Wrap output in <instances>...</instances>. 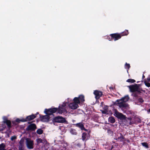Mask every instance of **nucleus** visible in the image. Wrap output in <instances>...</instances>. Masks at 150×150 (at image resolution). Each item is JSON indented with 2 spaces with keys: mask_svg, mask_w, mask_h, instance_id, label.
I'll use <instances>...</instances> for the list:
<instances>
[{
  "mask_svg": "<svg viewBox=\"0 0 150 150\" xmlns=\"http://www.w3.org/2000/svg\"><path fill=\"white\" fill-rule=\"evenodd\" d=\"M129 99V97L127 95L120 99L117 100V102H118V106L124 112L129 108V105L126 103Z\"/></svg>",
  "mask_w": 150,
  "mask_h": 150,
  "instance_id": "1",
  "label": "nucleus"
},
{
  "mask_svg": "<svg viewBox=\"0 0 150 150\" xmlns=\"http://www.w3.org/2000/svg\"><path fill=\"white\" fill-rule=\"evenodd\" d=\"M73 101L74 102L69 104V107L72 109H75L79 107L78 104L80 103V101L77 97L74 98Z\"/></svg>",
  "mask_w": 150,
  "mask_h": 150,
  "instance_id": "2",
  "label": "nucleus"
},
{
  "mask_svg": "<svg viewBox=\"0 0 150 150\" xmlns=\"http://www.w3.org/2000/svg\"><path fill=\"white\" fill-rule=\"evenodd\" d=\"M129 34L128 30H125L124 32L120 33H115L110 34V36L111 38H121V37L126 36Z\"/></svg>",
  "mask_w": 150,
  "mask_h": 150,
  "instance_id": "3",
  "label": "nucleus"
},
{
  "mask_svg": "<svg viewBox=\"0 0 150 150\" xmlns=\"http://www.w3.org/2000/svg\"><path fill=\"white\" fill-rule=\"evenodd\" d=\"M129 87L132 92L137 91L139 92L142 91V89L139 88V86L137 84L130 86H129Z\"/></svg>",
  "mask_w": 150,
  "mask_h": 150,
  "instance_id": "4",
  "label": "nucleus"
},
{
  "mask_svg": "<svg viewBox=\"0 0 150 150\" xmlns=\"http://www.w3.org/2000/svg\"><path fill=\"white\" fill-rule=\"evenodd\" d=\"M57 111H58V109L57 108H54L49 109H45V112L49 116H53L52 114L55 112Z\"/></svg>",
  "mask_w": 150,
  "mask_h": 150,
  "instance_id": "5",
  "label": "nucleus"
},
{
  "mask_svg": "<svg viewBox=\"0 0 150 150\" xmlns=\"http://www.w3.org/2000/svg\"><path fill=\"white\" fill-rule=\"evenodd\" d=\"M26 144L27 148L30 149L33 148V141L29 138L26 139Z\"/></svg>",
  "mask_w": 150,
  "mask_h": 150,
  "instance_id": "6",
  "label": "nucleus"
},
{
  "mask_svg": "<svg viewBox=\"0 0 150 150\" xmlns=\"http://www.w3.org/2000/svg\"><path fill=\"white\" fill-rule=\"evenodd\" d=\"M66 103H64L62 105L61 107H59L58 109V112L60 114H62L65 112H67L66 110Z\"/></svg>",
  "mask_w": 150,
  "mask_h": 150,
  "instance_id": "7",
  "label": "nucleus"
},
{
  "mask_svg": "<svg viewBox=\"0 0 150 150\" xmlns=\"http://www.w3.org/2000/svg\"><path fill=\"white\" fill-rule=\"evenodd\" d=\"M53 121L56 122L58 123H62L64 122L65 121V119L64 118L61 116H58L55 117Z\"/></svg>",
  "mask_w": 150,
  "mask_h": 150,
  "instance_id": "8",
  "label": "nucleus"
},
{
  "mask_svg": "<svg viewBox=\"0 0 150 150\" xmlns=\"http://www.w3.org/2000/svg\"><path fill=\"white\" fill-rule=\"evenodd\" d=\"M114 115L118 118L121 120L125 119L126 118L125 115L117 111H116L115 112Z\"/></svg>",
  "mask_w": 150,
  "mask_h": 150,
  "instance_id": "9",
  "label": "nucleus"
},
{
  "mask_svg": "<svg viewBox=\"0 0 150 150\" xmlns=\"http://www.w3.org/2000/svg\"><path fill=\"white\" fill-rule=\"evenodd\" d=\"M94 94L95 96V98L96 99H99L102 94L101 92L98 90H95L94 91Z\"/></svg>",
  "mask_w": 150,
  "mask_h": 150,
  "instance_id": "10",
  "label": "nucleus"
},
{
  "mask_svg": "<svg viewBox=\"0 0 150 150\" xmlns=\"http://www.w3.org/2000/svg\"><path fill=\"white\" fill-rule=\"evenodd\" d=\"M40 118L41 120L42 121L45 122L48 121L50 119V117L48 115H47L41 117Z\"/></svg>",
  "mask_w": 150,
  "mask_h": 150,
  "instance_id": "11",
  "label": "nucleus"
},
{
  "mask_svg": "<svg viewBox=\"0 0 150 150\" xmlns=\"http://www.w3.org/2000/svg\"><path fill=\"white\" fill-rule=\"evenodd\" d=\"M36 128V126L34 124H32L28 125L26 129L28 130H33L35 129Z\"/></svg>",
  "mask_w": 150,
  "mask_h": 150,
  "instance_id": "12",
  "label": "nucleus"
},
{
  "mask_svg": "<svg viewBox=\"0 0 150 150\" xmlns=\"http://www.w3.org/2000/svg\"><path fill=\"white\" fill-rule=\"evenodd\" d=\"M75 125L76 127H79L81 130H83L85 131H87V130L84 128V125L82 122L78 123Z\"/></svg>",
  "mask_w": 150,
  "mask_h": 150,
  "instance_id": "13",
  "label": "nucleus"
},
{
  "mask_svg": "<svg viewBox=\"0 0 150 150\" xmlns=\"http://www.w3.org/2000/svg\"><path fill=\"white\" fill-rule=\"evenodd\" d=\"M24 147V140L21 139L19 142V150H23Z\"/></svg>",
  "mask_w": 150,
  "mask_h": 150,
  "instance_id": "14",
  "label": "nucleus"
},
{
  "mask_svg": "<svg viewBox=\"0 0 150 150\" xmlns=\"http://www.w3.org/2000/svg\"><path fill=\"white\" fill-rule=\"evenodd\" d=\"M36 117L35 115H32L27 117L26 118V121H30Z\"/></svg>",
  "mask_w": 150,
  "mask_h": 150,
  "instance_id": "15",
  "label": "nucleus"
},
{
  "mask_svg": "<svg viewBox=\"0 0 150 150\" xmlns=\"http://www.w3.org/2000/svg\"><path fill=\"white\" fill-rule=\"evenodd\" d=\"M4 123H6L9 128H10L11 127V122L9 120H8L7 119H6L4 121Z\"/></svg>",
  "mask_w": 150,
  "mask_h": 150,
  "instance_id": "16",
  "label": "nucleus"
},
{
  "mask_svg": "<svg viewBox=\"0 0 150 150\" xmlns=\"http://www.w3.org/2000/svg\"><path fill=\"white\" fill-rule=\"evenodd\" d=\"M127 120L129 121V124L130 125L136 123V121L134 120H133L131 118H127Z\"/></svg>",
  "mask_w": 150,
  "mask_h": 150,
  "instance_id": "17",
  "label": "nucleus"
},
{
  "mask_svg": "<svg viewBox=\"0 0 150 150\" xmlns=\"http://www.w3.org/2000/svg\"><path fill=\"white\" fill-rule=\"evenodd\" d=\"M78 98H79V100L80 103L81 102H83L85 100L84 96L83 95H80Z\"/></svg>",
  "mask_w": 150,
  "mask_h": 150,
  "instance_id": "18",
  "label": "nucleus"
},
{
  "mask_svg": "<svg viewBox=\"0 0 150 150\" xmlns=\"http://www.w3.org/2000/svg\"><path fill=\"white\" fill-rule=\"evenodd\" d=\"M70 132L71 134L73 135H76L77 134L76 130L73 129H70Z\"/></svg>",
  "mask_w": 150,
  "mask_h": 150,
  "instance_id": "19",
  "label": "nucleus"
},
{
  "mask_svg": "<svg viewBox=\"0 0 150 150\" xmlns=\"http://www.w3.org/2000/svg\"><path fill=\"white\" fill-rule=\"evenodd\" d=\"M109 121L110 123H112L115 122V119L113 117H110L109 118Z\"/></svg>",
  "mask_w": 150,
  "mask_h": 150,
  "instance_id": "20",
  "label": "nucleus"
},
{
  "mask_svg": "<svg viewBox=\"0 0 150 150\" xmlns=\"http://www.w3.org/2000/svg\"><path fill=\"white\" fill-rule=\"evenodd\" d=\"M125 138L121 134V136L120 137L118 138V139H119L120 141L123 142L125 141Z\"/></svg>",
  "mask_w": 150,
  "mask_h": 150,
  "instance_id": "21",
  "label": "nucleus"
},
{
  "mask_svg": "<svg viewBox=\"0 0 150 150\" xmlns=\"http://www.w3.org/2000/svg\"><path fill=\"white\" fill-rule=\"evenodd\" d=\"M5 148V146L4 144H0V150H4Z\"/></svg>",
  "mask_w": 150,
  "mask_h": 150,
  "instance_id": "22",
  "label": "nucleus"
},
{
  "mask_svg": "<svg viewBox=\"0 0 150 150\" xmlns=\"http://www.w3.org/2000/svg\"><path fill=\"white\" fill-rule=\"evenodd\" d=\"M37 133L39 134H42L43 132V130L41 129H38L37 131Z\"/></svg>",
  "mask_w": 150,
  "mask_h": 150,
  "instance_id": "23",
  "label": "nucleus"
},
{
  "mask_svg": "<svg viewBox=\"0 0 150 150\" xmlns=\"http://www.w3.org/2000/svg\"><path fill=\"white\" fill-rule=\"evenodd\" d=\"M87 134L85 133H83L82 134V139L83 140H84L86 138Z\"/></svg>",
  "mask_w": 150,
  "mask_h": 150,
  "instance_id": "24",
  "label": "nucleus"
},
{
  "mask_svg": "<svg viewBox=\"0 0 150 150\" xmlns=\"http://www.w3.org/2000/svg\"><path fill=\"white\" fill-rule=\"evenodd\" d=\"M127 81L128 82L133 83L135 82V81L133 79H129Z\"/></svg>",
  "mask_w": 150,
  "mask_h": 150,
  "instance_id": "25",
  "label": "nucleus"
},
{
  "mask_svg": "<svg viewBox=\"0 0 150 150\" xmlns=\"http://www.w3.org/2000/svg\"><path fill=\"white\" fill-rule=\"evenodd\" d=\"M142 145L143 146L145 147L146 148H148L149 147L148 144L146 142H143L142 143Z\"/></svg>",
  "mask_w": 150,
  "mask_h": 150,
  "instance_id": "26",
  "label": "nucleus"
},
{
  "mask_svg": "<svg viewBox=\"0 0 150 150\" xmlns=\"http://www.w3.org/2000/svg\"><path fill=\"white\" fill-rule=\"evenodd\" d=\"M36 141L37 142L38 144H39L40 143L42 142V140L40 138L36 140Z\"/></svg>",
  "mask_w": 150,
  "mask_h": 150,
  "instance_id": "27",
  "label": "nucleus"
},
{
  "mask_svg": "<svg viewBox=\"0 0 150 150\" xmlns=\"http://www.w3.org/2000/svg\"><path fill=\"white\" fill-rule=\"evenodd\" d=\"M144 83L146 86H147L148 87H150V83L149 82L146 81L144 82Z\"/></svg>",
  "mask_w": 150,
  "mask_h": 150,
  "instance_id": "28",
  "label": "nucleus"
},
{
  "mask_svg": "<svg viewBox=\"0 0 150 150\" xmlns=\"http://www.w3.org/2000/svg\"><path fill=\"white\" fill-rule=\"evenodd\" d=\"M16 136H13L11 137V141H13L16 139Z\"/></svg>",
  "mask_w": 150,
  "mask_h": 150,
  "instance_id": "29",
  "label": "nucleus"
},
{
  "mask_svg": "<svg viewBox=\"0 0 150 150\" xmlns=\"http://www.w3.org/2000/svg\"><path fill=\"white\" fill-rule=\"evenodd\" d=\"M125 68L127 67L128 69H129L130 67L129 64L126 63L125 64Z\"/></svg>",
  "mask_w": 150,
  "mask_h": 150,
  "instance_id": "30",
  "label": "nucleus"
},
{
  "mask_svg": "<svg viewBox=\"0 0 150 150\" xmlns=\"http://www.w3.org/2000/svg\"><path fill=\"white\" fill-rule=\"evenodd\" d=\"M138 101L141 103L143 102L144 101L141 98H139L138 99Z\"/></svg>",
  "mask_w": 150,
  "mask_h": 150,
  "instance_id": "31",
  "label": "nucleus"
},
{
  "mask_svg": "<svg viewBox=\"0 0 150 150\" xmlns=\"http://www.w3.org/2000/svg\"><path fill=\"white\" fill-rule=\"evenodd\" d=\"M106 109H105V110L103 112V113H106L107 112H108V111L107 110V107H106Z\"/></svg>",
  "mask_w": 150,
  "mask_h": 150,
  "instance_id": "32",
  "label": "nucleus"
},
{
  "mask_svg": "<svg viewBox=\"0 0 150 150\" xmlns=\"http://www.w3.org/2000/svg\"><path fill=\"white\" fill-rule=\"evenodd\" d=\"M147 80L148 82H150V77L149 78H147Z\"/></svg>",
  "mask_w": 150,
  "mask_h": 150,
  "instance_id": "33",
  "label": "nucleus"
},
{
  "mask_svg": "<svg viewBox=\"0 0 150 150\" xmlns=\"http://www.w3.org/2000/svg\"><path fill=\"white\" fill-rule=\"evenodd\" d=\"M3 118L4 120V121L5 120H6V119H7L6 117H4Z\"/></svg>",
  "mask_w": 150,
  "mask_h": 150,
  "instance_id": "34",
  "label": "nucleus"
},
{
  "mask_svg": "<svg viewBox=\"0 0 150 150\" xmlns=\"http://www.w3.org/2000/svg\"><path fill=\"white\" fill-rule=\"evenodd\" d=\"M20 121L19 119H17L16 120V121L17 122H19Z\"/></svg>",
  "mask_w": 150,
  "mask_h": 150,
  "instance_id": "35",
  "label": "nucleus"
},
{
  "mask_svg": "<svg viewBox=\"0 0 150 150\" xmlns=\"http://www.w3.org/2000/svg\"><path fill=\"white\" fill-rule=\"evenodd\" d=\"M118 40L117 38H115L114 40L115 41V40Z\"/></svg>",
  "mask_w": 150,
  "mask_h": 150,
  "instance_id": "36",
  "label": "nucleus"
},
{
  "mask_svg": "<svg viewBox=\"0 0 150 150\" xmlns=\"http://www.w3.org/2000/svg\"><path fill=\"white\" fill-rule=\"evenodd\" d=\"M142 77H143V78L145 77V76H144V75H143V76H142Z\"/></svg>",
  "mask_w": 150,
  "mask_h": 150,
  "instance_id": "37",
  "label": "nucleus"
},
{
  "mask_svg": "<svg viewBox=\"0 0 150 150\" xmlns=\"http://www.w3.org/2000/svg\"><path fill=\"white\" fill-rule=\"evenodd\" d=\"M148 111H149V112H150V108L149 110H148Z\"/></svg>",
  "mask_w": 150,
  "mask_h": 150,
  "instance_id": "38",
  "label": "nucleus"
},
{
  "mask_svg": "<svg viewBox=\"0 0 150 150\" xmlns=\"http://www.w3.org/2000/svg\"><path fill=\"white\" fill-rule=\"evenodd\" d=\"M106 36H107V37H109V36L108 35H106Z\"/></svg>",
  "mask_w": 150,
  "mask_h": 150,
  "instance_id": "39",
  "label": "nucleus"
}]
</instances>
